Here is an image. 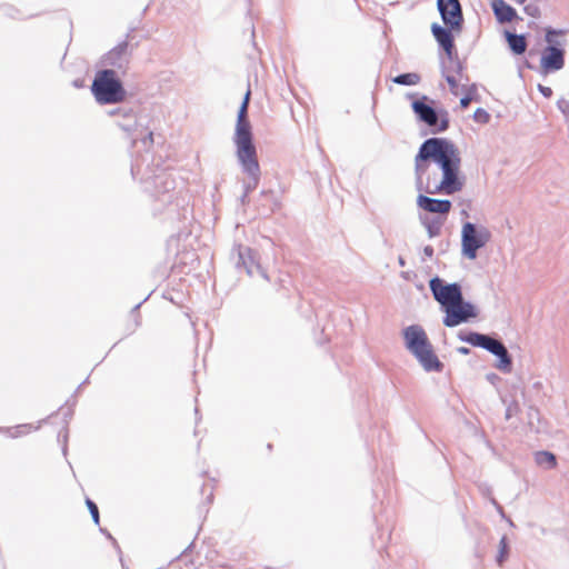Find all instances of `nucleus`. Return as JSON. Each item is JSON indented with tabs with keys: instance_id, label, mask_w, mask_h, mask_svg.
<instances>
[{
	"instance_id": "nucleus-1",
	"label": "nucleus",
	"mask_w": 569,
	"mask_h": 569,
	"mask_svg": "<svg viewBox=\"0 0 569 569\" xmlns=\"http://www.w3.org/2000/svg\"><path fill=\"white\" fill-rule=\"evenodd\" d=\"M427 160L436 164V170L428 174L427 191L431 194H453L462 190L465 178L461 173V153L458 147L443 138L426 140L416 156V177L421 183L428 171Z\"/></svg>"
},
{
	"instance_id": "nucleus-2",
	"label": "nucleus",
	"mask_w": 569,
	"mask_h": 569,
	"mask_svg": "<svg viewBox=\"0 0 569 569\" xmlns=\"http://www.w3.org/2000/svg\"><path fill=\"white\" fill-rule=\"evenodd\" d=\"M429 288L435 300L446 313L443 318L446 327H457L478 316L476 307L463 300L460 284L449 283L439 277H435L429 281Z\"/></svg>"
},
{
	"instance_id": "nucleus-3",
	"label": "nucleus",
	"mask_w": 569,
	"mask_h": 569,
	"mask_svg": "<svg viewBox=\"0 0 569 569\" xmlns=\"http://www.w3.org/2000/svg\"><path fill=\"white\" fill-rule=\"evenodd\" d=\"M236 147V158L246 179L243 181L244 193L247 194L257 188L260 181V166L257 156V148L253 142V136L232 137Z\"/></svg>"
},
{
	"instance_id": "nucleus-4",
	"label": "nucleus",
	"mask_w": 569,
	"mask_h": 569,
	"mask_svg": "<svg viewBox=\"0 0 569 569\" xmlns=\"http://www.w3.org/2000/svg\"><path fill=\"white\" fill-rule=\"evenodd\" d=\"M91 91L96 101L100 104L120 103L127 96L117 72L111 69L101 70L96 73Z\"/></svg>"
},
{
	"instance_id": "nucleus-5",
	"label": "nucleus",
	"mask_w": 569,
	"mask_h": 569,
	"mask_svg": "<svg viewBox=\"0 0 569 569\" xmlns=\"http://www.w3.org/2000/svg\"><path fill=\"white\" fill-rule=\"evenodd\" d=\"M491 240V232L485 224L465 222L461 227V254L468 260L478 257V250L485 248Z\"/></svg>"
},
{
	"instance_id": "nucleus-6",
	"label": "nucleus",
	"mask_w": 569,
	"mask_h": 569,
	"mask_svg": "<svg viewBox=\"0 0 569 569\" xmlns=\"http://www.w3.org/2000/svg\"><path fill=\"white\" fill-rule=\"evenodd\" d=\"M460 339L470 343L471 346L483 348L490 353L495 355L498 358L496 368L502 372H510L511 358L502 342L491 338L490 336L478 332H469L466 336H460Z\"/></svg>"
},
{
	"instance_id": "nucleus-7",
	"label": "nucleus",
	"mask_w": 569,
	"mask_h": 569,
	"mask_svg": "<svg viewBox=\"0 0 569 569\" xmlns=\"http://www.w3.org/2000/svg\"><path fill=\"white\" fill-rule=\"evenodd\" d=\"M558 34L555 30H548L546 41L548 46L543 49L540 58V69L543 74L556 72L565 67V50L555 37Z\"/></svg>"
},
{
	"instance_id": "nucleus-8",
	"label": "nucleus",
	"mask_w": 569,
	"mask_h": 569,
	"mask_svg": "<svg viewBox=\"0 0 569 569\" xmlns=\"http://www.w3.org/2000/svg\"><path fill=\"white\" fill-rule=\"evenodd\" d=\"M427 98L423 97L421 100H416L412 102V109L415 113L428 126L438 127V131H445L448 128V120L441 119L440 123H438L437 112L432 107L425 102Z\"/></svg>"
},
{
	"instance_id": "nucleus-9",
	"label": "nucleus",
	"mask_w": 569,
	"mask_h": 569,
	"mask_svg": "<svg viewBox=\"0 0 569 569\" xmlns=\"http://www.w3.org/2000/svg\"><path fill=\"white\" fill-rule=\"evenodd\" d=\"M438 10L443 22L450 28H457L462 21L461 7L458 0H438Z\"/></svg>"
},
{
	"instance_id": "nucleus-10",
	"label": "nucleus",
	"mask_w": 569,
	"mask_h": 569,
	"mask_svg": "<svg viewBox=\"0 0 569 569\" xmlns=\"http://www.w3.org/2000/svg\"><path fill=\"white\" fill-rule=\"evenodd\" d=\"M402 336L405 346L410 353H413L415 351L419 350L420 348H425L430 343L426 331L418 325H412L405 328Z\"/></svg>"
},
{
	"instance_id": "nucleus-11",
	"label": "nucleus",
	"mask_w": 569,
	"mask_h": 569,
	"mask_svg": "<svg viewBox=\"0 0 569 569\" xmlns=\"http://www.w3.org/2000/svg\"><path fill=\"white\" fill-rule=\"evenodd\" d=\"M411 355L417 359L419 365L427 372H440L443 369V363L435 353L431 343L425 348H420Z\"/></svg>"
},
{
	"instance_id": "nucleus-12",
	"label": "nucleus",
	"mask_w": 569,
	"mask_h": 569,
	"mask_svg": "<svg viewBox=\"0 0 569 569\" xmlns=\"http://www.w3.org/2000/svg\"><path fill=\"white\" fill-rule=\"evenodd\" d=\"M417 207L428 213L447 216L451 210V201L447 199H436L423 194L417 197Z\"/></svg>"
},
{
	"instance_id": "nucleus-13",
	"label": "nucleus",
	"mask_w": 569,
	"mask_h": 569,
	"mask_svg": "<svg viewBox=\"0 0 569 569\" xmlns=\"http://www.w3.org/2000/svg\"><path fill=\"white\" fill-rule=\"evenodd\" d=\"M250 90L248 89L242 103L238 110L237 113V121L234 127V133L233 137H243V136H253L252 133V126L248 118V107L250 101Z\"/></svg>"
},
{
	"instance_id": "nucleus-14",
	"label": "nucleus",
	"mask_w": 569,
	"mask_h": 569,
	"mask_svg": "<svg viewBox=\"0 0 569 569\" xmlns=\"http://www.w3.org/2000/svg\"><path fill=\"white\" fill-rule=\"evenodd\" d=\"M239 263H241L249 276H253L254 272H259L263 278H266L264 272L261 270V267L257 263L256 256L250 248L239 247L238 249Z\"/></svg>"
},
{
	"instance_id": "nucleus-15",
	"label": "nucleus",
	"mask_w": 569,
	"mask_h": 569,
	"mask_svg": "<svg viewBox=\"0 0 569 569\" xmlns=\"http://www.w3.org/2000/svg\"><path fill=\"white\" fill-rule=\"evenodd\" d=\"M491 7L497 20L500 23L512 21L517 13L516 10L510 7L505 0H492Z\"/></svg>"
},
{
	"instance_id": "nucleus-16",
	"label": "nucleus",
	"mask_w": 569,
	"mask_h": 569,
	"mask_svg": "<svg viewBox=\"0 0 569 569\" xmlns=\"http://www.w3.org/2000/svg\"><path fill=\"white\" fill-rule=\"evenodd\" d=\"M431 31L438 43L443 48V50L450 58L453 48L452 36L450 31H448L447 29L442 28L437 23H433L431 26Z\"/></svg>"
},
{
	"instance_id": "nucleus-17",
	"label": "nucleus",
	"mask_w": 569,
	"mask_h": 569,
	"mask_svg": "<svg viewBox=\"0 0 569 569\" xmlns=\"http://www.w3.org/2000/svg\"><path fill=\"white\" fill-rule=\"evenodd\" d=\"M506 40L510 50L515 54H522L527 49L526 38L522 34H516L510 31L505 32Z\"/></svg>"
},
{
	"instance_id": "nucleus-18",
	"label": "nucleus",
	"mask_w": 569,
	"mask_h": 569,
	"mask_svg": "<svg viewBox=\"0 0 569 569\" xmlns=\"http://www.w3.org/2000/svg\"><path fill=\"white\" fill-rule=\"evenodd\" d=\"M535 461L538 466L546 469H553L557 466L556 456L549 451H538L535 455Z\"/></svg>"
},
{
	"instance_id": "nucleus-19",
	"label": "nucleus",
	"mask_w": 569,
	"mask_h": 569,
	"mask_svg": "<svg viewBox=\"0 0 569 569\" xmlns=\"http://www.w3.org/2000/svg\"><path fill=\"white\" fill-rule=\"evenodd\" d=\"M419 219L422 226L426 228L429 238H435L439 234L442 223L440 220H432L423 214H420Z\"/></svg>"
},
{
	"instance_id": "nucleus-20",
	"label": "nucleus",
	"mask_w": 569,
	"mask_h": 569,
	"mask_svg": "<svg viewBox=\"0 0 569 569\" xmlns=\"http://www.w3.org/2000/svg\"><path fill=\"white\" fill-rule=\"evenodd\" d=\"M420 81V76L415 72L399 74L393 78V82L402 86H416Z\"/></svg>"
},
{
	"instance_id": "nucleus-21",
	"label": "nucleus",
	"mask_w": 569,
	"mask_h": 569,
	"mask_svg": "<svg viewBox=\"0 0 569 569\" xmlns=\"http://www.w3.org/2000/svg\"><path fill=\"white\" fill-rule=\"evenodd\" d=\"M557 108L562 113L565 121L569 123V100L559 98L557 101Z\"/></svg>"
},
{
	"instance_id": "nucleus-22",
	"label": "nucleus",
	"mask_w": 569,
	"mask_h": 569,
	"mask_svg": "<svg viewBox=\"0 0 569 569\" xmlns=\"http://www.w3.org/2000/svg\"><path fill=\"white\" fill-rule=\"evenodd\" d=\"M508 555V546L506 537H502L499 542V553L497 556V562L501 565Z\"/></svg>"
},
{
	"instance_id": "nucleus-23",
	"label": "nucleus",
	"mask_w": 569,
	"mask_h": 569,
	"mask_svg": "<svg viewBox=\"0 0 569 569\" xmlns=\"http://www.w3.org/2000/svg\"><path fill=\"white\" fill-rule=\"evenodd\" d=\"M473 119L479 123H488L490 120V114L482 108H478L473 113Z\"/></svg>"
},
{
	"instance_id": "nucleus-24",
	"label": "nucleus",
	"mask_w": 569,
	"mask_h": 569,
	"mask_svg": "<svg viewBox=\"0 0 569 569\" xmlns=\"http://www.w3.org/2000/svg\"><path fill=\"white\" fill-rule=\"evenodd\" d=\"M445 77L450 87L451 92L457 96L459 93L458 80L453 76L448 74V73H445Z\"/></svg>"
},
{
	"instance_id": "nucleus-25",
	"label": "nucleus",
	"mask_w": 569,
	"mask_h": 569,
	"mask_svg": "<svg viewBox=\"0 0 569 569\" xmlns=\"http://www.w3.org/2000/svg\"><path fill=\"white\" fill-rule=\"evenodd\" d=\"M86 503H87V507L92 516L94 523H99V511H98L97 505L93 501H91L90 499H87Z\"/></svg>"
},
{
	"instance_id": "nucleus-26",
	"label": "nucleus",
	"mask_w": 569,
	"mask_h": 569,
	"mask_svg": "<svg viewBox=\"0 0 569 569\" xmlns=\"http://www.w3.org/2000/svg\"><path fill=\"white\" fill-rule=\"evenodd\" d=\"M525 12L533 18L539 16V8L536 4H528L525 7Z\"/></svg>"
},
{
	"instance_id": "nucleus-27",
	"label": "nucleus",
	"mask_w": 569,
	"mask_h": 569,
	"mask_svg": "<svg viewBox=\"0 0 569 569\" xmlns=\"http://www.w3.org/2000/svg\"><path fill=\"white\" fill-rule=\"evenodd\" d=\"M538 90L546 98H550L552 96V90L549 87L538 84Z\"/></svg>"
},
{
	"instance_id": "nucleus-28",
	"label": "nucleus",
	"mask_w": 569,
	"mask_h": 569,
	"mask_svg": "<svg viewBox=\"0 0 569 569\" xmlns=\"http://www.w3.org/2000/svg\"><path fill=\"white\" fill-rule=\"evenodd\" d=\"M30 429H31V427H30V426H27V425H26V426H20V427H18V428L16 429V432H14L12 436H13V437H17V436H19V435H21V433L29 432V430H30Z\"/></svg>"
},
{
	"instance_id": "nucleus-29",
	"label": "nucleus",
	"mask_w": 569,
	"mask_h": 569,
	"mask_svg": "<svg viewBox=\"0 0 569 569\" xmlns=\"http://www.w3.org/2000/svg\"><path fill=\"white\" fill-rule=\"evenodd\" d=\"M471 102V98L469 96H465L463 98L460 99V106L462 108H467Z\"/></svg>"
},
{
	"instance_id": "nucleus-30",
	"label": "nucleus",
	"mask_w": 569,
	"mask_h": 569,
	"mask_svg": "<svg viewBox=\"0 0 569 569\" xmlns=\"http://www.w3.org/2000/svg\"><path fill=\"white\" fill-rule=\"evenodd\" d=\"M423 253H425L427 257H432V254H433V249H432L430 246H427V247L423 249Z\"/></svg>"
},
{
	"instance_id": "nucleus-31",
	"label": "nucleus",
	"mask_w": 569,
	"mask_h": 569,
	"mask_svg": "<svg viewBox=\"0 0 569 569\" xmlns=\"http://www.w3.org/2000/svg\"><path fill=\"white\" fill-rule=\"evenodd\" d=\"M460 353L467 355L469 352L468 348L461 347L458 349Z\"/></svg>"
},
{
	"instance_id": "nucleus-32",
	"label": "nucleus",
	"mask_w": 569,
	"mask_h": 569,
	"mask_svg": "<svg viewBox=\"0 0 569 569\" xmlns=\"http://www.w3.org/2000/svg\"><path fill=\"white\" fill-rule=\"evenodd\" d=\"M538 418V412H530L529 413V419L532 420V418Z\"/></svg>"
},
{
	"instance_id": "nucleus-33",
	"label": "nucleus",
	"mask_w": 569,
	"mask_h": 569,
	"mask_svg": "<svg viewBox=\"0 0 569 569\" xmlns=\"http://www.w3.org/2000/svg\"><path fill=\"white\" fill-rule=\"evenodd\" d=\"M511 417V408L507 409L506 418L509 419Z\"/></svg>"
},
{
	"instance_id": "nucleus-34",
	"label": "nucleus",
	"mask_w": 569,
	"mask_h": 569,
	"mask_svg": "<svg viewBox=\"0 0 569 569\" xmlns=\"http://www.w3.org/2000/svg\"><path fill=\"white\" fill-rule=\"evenodd\" d=\"M515 1H516L517 3L522 4V3H525V1H526V0H515Z\"/></svg>"
},
{
	"instance_id": "nucleus-35",
	"label": "nucleus",
	"mask_w": 569,
	"mask_h": 569,
	"mask_svg": "<svg viewBox=\"0 0 569 569\" xmlns=\"http://www.w3.org/2000/svg\"><path fill=\"white\" fill-rule=\"evenodd\" d=\"M148 139H149L150 141H152V133H149Z\"/></svg>"
}]
</instances>
